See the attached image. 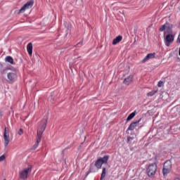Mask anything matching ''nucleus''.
Here are the masks:
<instances>
[{"label":"nucleus","mask_w":180,"mask_h":180,"mask_svg":"<svg viewBox=\"0 0 180 180\" xmlns=\"http://www.w3.org/2000/svg\"><path fill=\"white\" fill-rule=\"evenodd\" d=\"M44 130H46V122H42L39 124V127L37 129V141L32 146V150H36V148L39 147V143L41 141V137Z\"/></svg>","instance_id":"f257e3e1"},{"label":"nucleus","mask_w":180,"mask_h":180,"mask_svg":"<svg viewBox=\"0 0 180 180\" xmlns=\"http://www.w3.org/2000/svg\"><path fill=\"white\" fill-rule=\"evenodd\" d=\"M32 173V167L24 168L19 171V177L22 180H26L30 176Z\"/></svg>","instance_id":"f03ea898"},{"label":"nucleus","mask_w":180,"mask_h":180,"mask_svg":"<svg viewBox=\"0 0 180 180\" xmlns=\"http://www.w3.org/2000/svg\"><path fill=\"white\" fill-rule=\"evenodd\" d=\"M160 32H164V36H167L168 34H172V25H169V23L166 22L165 25H162L160 28Z\"/></svg>","instance_id":"7ed1b4c3"},{"label":"nucleus","mask_w":180,"mask_h":180,"mask_svg":"<svg viewBox=\"0 0 180 180\" xmlns=\"http://www.w3.org/2000/svg\"><path fill=\"white\" fill-rule=\"evenodd\" d=\"M172 169V162H171L170 160H167L164 165H163V169H162V172L164 176H166V175H168L169 172H171Z\"/></svg>","instance_id":"20e7f679"},{"label":"nucleus","mask_w":180,"mask_h":180,"mask_svg":"<svg viewBox=\"0 0 180 180\" xmlns=\"http://www.w3.org/2000/svg\"><path fill=\"white\" fill-rule=\"evenodd\" d=\"M109 160V156L105 155L103 158H99L96 162V167L98 168V169H101L102 168V165L103 164H107L108 160Z\"/></svg>","instance_id":"39448f33"},{"label":"nucleus","mask_w":180,"mask_h":180,"mask_svg":"<svg viewBox=\"0 0 180 180\" xmlns=\"http://www.w3.org/2000/svg\"><path fill=\"white\" fill-rule=\"evenodd\" d=\"M157 173V164L153 163L150 165L147 168V174L148 176H154Z\"/></svg>","instance_id":"423d86ee"},{"label":"nucleus","mask_w":180,"mask_h":180,"mask_svg":"<svg viewBox=\"0 0 180 180\" xmlns=\"http://www.w3.org/2000/svg\"><path fill=\"white\" fill-rule=\"evenodd\" d=\"M34 4V1H29L26 4H25L19 10V13H23L25 11H27V9H30L33 6V4Z\"/></svg>","instance_id":"0eeeda50"},{"label":"nucleus","mask_w":180,"mask_h":180,"mask_svg":"<svg viewBox=\"0 0 180 180\" xmlns=\"http://www.w3.org/2000/svg\"><path fill=\"white\" fill-rule=\"evenodd\" d=\"M174 37H175V35H174V34L164 35L165 43L166 46H167V47H169L171 43L174 41Z\"/></svg>","instance_id":"6e6552de"},{"label":"nucleus","mask_w":180,"mask_h":180,"mask_svg":"<svg viewBox=\"0 0 180 180\" xmlns=\"http://www.w3.org/2000/svg\"><path fill=\"white\" fill-rule=\"evenodd\" d=\"M4 147H8L9 144V129L8 127H5L4 133Z\"/></svg>","instance_id":"1a4fd4ad"},{"label":"nucleus","mask_w":180,"mask_h":180,"mask_svg":"<svg viewBox=\"0 0 180 180\" xmlns=\"http://www.w3.org/2000/svg\"><path fill=\"white\" fill-rule=\"evenodd\" d=\"M7 78L11 82H15L18 79V74L16 72H10L7 74Z\"/></svg>","instance_id":"9d476101"},{"label":"nucleus","mask_w":180,"mask_h":180,"mask_svg":"<svg viewBox=\"0 0 180 180\" xmlns=\"http://www.w3.org/2000/svg\"><path fill=\"white\" fill-rule=\"evenodd\" d=\"M155 58V53H148L142 60L141 63H146L148 61V60H151Z\"/></svg>","instance_id":"9b49d317"},{"label":"nucleus","mask_w":180,"mask_h":180,"mask_svg":"<svg viewBox=\"0 0 180 180\" xmlns=\"http://www.w3.org/2000/svg\"><path fill=\"white\" fill-rule=\"evenodd\" d=\"M27 53L30 56H32V54H33V44H32V42H30L27 44Z\"/></svg>","instance_id":"f8f14e48"},{"label":"nucleus","mask_w":180,"mask_h":180,"mask_svg":"<svg viewBox=\"0 0 180 180\" xmlns=\"http://www.w3.org/2000/svg\"><path fill=\"white\" fill-rule=\"evenodd\" d=\"M132 81H133V77L130 75L129 77L124 79V84H125V85H130Z\"/></svg>","instance_id":"ddd939ff"},{"label":"nucleus","mask_w":180,"mask_h":180,"mask_svg":"<svg viewBox=\"0 0 180 180\" xmlns=\"http://www.w3.org/2000/svg\"><path fill=\"white\" fill-rule=\"evenodd\" d=\"M139 123H140V121L132 122L128 127V130H134L136 127H137Z\"/></svg>","instance_id":"4468645a"},{"label":"nucleus","mask_w":180,"mask_h":180,"mask_svg":"<svg viewBox=\"0 0 180 180\" xmlns=\"http://www.w3.org/2000/svg\"><path fill=\"white\" fill-rule=\"evenodd\" d=\"M123 39V37L120 35L117 36L112 41V44L116 45L117 43H120V41Z\"/></svg>","instance_id":"2eb2a0df"},{"label":"nucleus","mask_w":180,"mask_h":180,"mask_svg":"<svg viewBox=\"0 0 180 180\" xmlns=\"http://www.w3.org/2000/svg\"><path fill=\"white\" fill-rule=\"evenodd\" d=\"M5 61L6 63H9V64H14L13 58H12L11 56H6L5 58Z\"/></svg>","instance_id":"dca6fc26"},{"label":"nucleus","mask_w":180,"mask_h":180,"mask_svg":"<svg viewBox=\"0 0 180 180\" xmlns=\"http://www.w3.org/2000/svg\"><path fill=\"white\" fill-rule=\"evenodd\" d=\"M158 92V89H155L153 91L148 92L147 94V96H154V94H157Z\"/></svg>","instance_id":"f3484780"},{"label":"nucleus","mask_w":180,"mask_h":180,"mask_svg":"<svg viewBox=\"0 0 180 180\" xmlns=\"http://www.w3.org/2000/svg\"><path fill=\"white\" fill-rule=\"evenodd\" d=\"M134 116H136V112H131L127 118V122H130V120H131Z\"/></svg>","instance_id":"a211bd4d"},{"label":"nucleus","mask_w":180,"mask_h":180,"mask_svg":"<svg viewBox=\"0 0 180 180\" xmlns=\"http://www.w3.org/2000/svg\"><path fill=\"white\" fill-rule=\"evenodd\" d=\"M105 176H106V168L103 167V172H102V174H101V180L103 179V178H105Z\"/></svg>","instance_id":"6ab92c4d"},{"label":"nucleus","mask_w":180,"mask_h":180,"mask_svg":"<svg viewBox=\"0 0 180 180\" xmlns=\"http://www.w3.org/2000/svg\"><path fill=\"white\" fill-rule=\"evenodd\" d=\"M5 155H2L1 156H0V162H2V161H4L5 160Z\"/></svg>","instance_id":"aec40b11"},{"label":"nucleus","mask_w":180,"mask_h":180,"mask_svg":"<svg viewBox=\"0 0 180 180\" xmlns=\"http://www.w3.org/2000/svg\"><path fill=\"white\" fill-rule=\"evenodd\" d=\"M18 134H19V136H22V134H23V129H20L18 132Z\"/></svg>","instance_id":"412c9836"},{"label":"nucleus","mask_w":180,"mask_h":180,"mask_svg":"<svg viewBox=\"0 0 180 180\" xmlns=\"http://www.w3.org/2000/svg\"><path fill=\"white\" fill-rule=\"evenodd\" d=\"M162 84H164V82H162V81H159V82L158 84V86H159V88H161V86H162Z\"/></svg>","instance_id":"4be33fe9"},{"label":"nucleus","mask_w":180,"mask_h":180,"mask_svg":"<svg viewBox=\"0 0 180 180\" xmlns=\"http://www.w3.org/2000/svg\"><path fill=\"white\" fill-rule=\"evenodd\" d=\"M127 140H128V143L130 142V141H133V137L129 136L127 138Z\"/></svg>","instance_id":"5701e85b"},{"label":"nucleus","mask_w":180,"mask_h":180,"mask_svg":"<svg viewBox=\"0 0 180 180\" xmlns=\"http://www.w3.org/2000/svg\"><path fill=\"white\" fill-rule=\"evenodd\" d=\"M177 43H180V32H179V36L177 37Z\"/></svg>","instance_id":"b1692460"},{"label":"nucleus","mask_w":180,"mask_h":180,"mask_svg":"<svg viewBox=\"0 0 180 180\" xmlns=\"http://www.w3.org/2000/svg\"><path fill=\"white\" fill-rule=\"evenodd\" d=\"M174 180H180L179 178H176Z\"/></svg>","instance_id":"393cba45"},{"label":"nucleus","mask_w":180,"mask_h":180,"mask_svg":"<svg viewBox=\"0 0 180 180\" xmlns=\"http://www.w3.org/2000/svg\"><path fill=\"white\" fill-rule=\"evenodd\" d=\"M1 116H2V114H1V113H0V117H1Z\"/></svg>","instance_id":"a878e982"},{"label":"nucleus","mask_w":180,"mask_h":180,"mask_svg":"<svg viewBox=\"0 0 180 180\" xmlns=\"http://www.w3.org/2000/svg\"><path fill=\"white\" fill-rule=\"evenodd\" d=\"M4 180H6V179H4Z\"/></svg>","instance_id":"bb28decb"}]
</instances>
